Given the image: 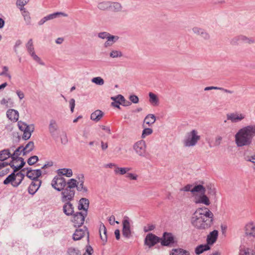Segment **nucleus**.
I'll return each mask as SVG.
<instances>
[{"mask_svg":"<svg viewBox=\"0 0 255 255\" xmlns=\"http://www.w3.org/2000/svg\"><path fill=\"white\" fill-rule=\"evenodd\" d=\"M58 175L62 176L64 175L68 177H70L73 175L72 169L70 168H61L57 170Z\"/></svg>","mask_w":255,"mask_h":255,"instance_id":"nucleus-30","label":"nucleus"},{"mask_svg":"<svg viewBox=\"0 0 255 255\" xmlns=\"http://www.w3.org/2000/svg\"><path fill=\"white\" fill-rule=\"evenodd\" d=\"M84 236H87L89 239V232L87 228L84 227L83 229H76L73 235V239L74 241H78L83 238Z\"/></svg>","mask_w":255,"mask_h":255,"instance_id":"nucleus-12","label":"nucleus"},{"mask_svg":"<svg viewBox=\"0 0 255 255\" xmlns=\"http://www.w3.org/2000/svg\"><path fill=\"white\" fill-rule=\"evenodd\" d=\"M60 15H62L64 16H67V15L65 13H63L62 12H55V13L49 14L48 15H47L45 17L46 18V20L47 21V20H49L50 19H54V18H56V17L60 16Z\"/></svg>","mask_w":255,"mask_h":255,"instance_id":"nucleus-44","label":"nucleus"},{"mask_svg":"<svg viewBox=\"0 0 255 255\" xmlns=\"http://www.w3.org/2000/svg\"><path fill=\"white\" fill-rule=\"evenodd\" d=\"M78 181L75 179V184L78 191L81 192L83 195H86L88 193L89 190L88 187L84 185L85 178L83 174H80L78 176Z\"/></svg>","mask_w":255,"mask_h":255,"instance_id":"nucleus-8","label":"nucleus"},{"mask_svg":"<svg viewBox=\"0 0 255 255\" xmlns=\"http://www.w3.org/2000/svg\"><path fill=\"white\" fill-rule=\"evenodd\" d=\"M18 127L20 130L23 131L27 129L28 128H30L31 126H28L24 123L22 122L21 121H19L18 122Z\"/></svg>","mask_w":255,"mask_h":255,"instance_id":"nucleus-54","label":"nucleus"},{"mask_svg":"<svg viewBox=\"0 0 255 255\" xmlns=\"http://www.w3.org/2000/svg\"><path fill=\"white\" fill-rule=\"evenodd\" d=\"M0 76H4L9 79H11V75L8 73V68L7 66H3L2 67V71L0 73Z\"/></svg>","mask_w":255,"mask_h":255,"instance_id":"nucleus-51","label":"nucleus"},{"mask_svg":"<svg viewBox=\"0 0 255 255\" xmlns=\"http://www.w3.org/2000/svg\"><path fill=\"white\" fill-rule=\"evenodd\" d=\"M228 120L231 121L232 123H238L245 118V115L239 113H233L227 115Z\"/></svg>","mask_w":255,"mask_h":255,"instance_id":"nucleus-14","label":"nucleus"},{"mask_svg":"<svg viewBox=\"0 0 255 255\" xmlns=\"http://www.w3.org/2000/svg\"><path fill=\"white\" fill-rule=\"evenodd\" d=\"M19 8L20 10L22 11V14L24 17V20L26 21L27 23H29L30 21V17L29 12L26 11L25 8Z\"/></svg>","mask_w":255,"mask_h":255,"instance_id":"nucleus-46","label":"nucleus"},{"mask_svg":"<svg viewBox=\"0 0 255 255\" xmlns=\"http://www.w3.org/2000/svg\"><path fill=\"white\" fill-rule=\"evenodd\" d=\"M63 206V212L67 216H70L74 213V207L70 201L64 202Z\"/></svg>","mask_w":255,"mask_h":255,"instance_id":"nucleus-24","label":"nucleus"},{"mask_svg":"<svg viewBox=\"0 0 255 255\" xmlns=\"http://www.w3.org/2000/svg\"><path fill=\"white\" fill-rule=\"evenodd\" d=\"M112 35L107 32H100L98 34L99 37L102 39H108V37H110Z\"/></svg>","mask_w":255,"mask_h":255,"instance_id":"nucleus-58","label":"nucleus"},{"mask_svg":"<svg viewBox=\"0 0 255 255\" xmlns=\"http://www.w3.org/2000/svg\"><path fill=\"white\" fill-rule=\"evenodd\" d=\"M41 181L40 180H34L32 181L28 187V192L30 194H34L40 186Z\"/></svg>","mask_w":255,"mask_h":255,"instance_id":"nucleus-19","label":"nucleus"},{"mask_svg":"<svg viewBox=\"0 0 255 255\" xmlns=\"http://www.w3.org/2000/svg\"><path fill=\"white\" fill-rule=\"evenodd\" d=\"M107 39V40L105 42L104 44L106 47L112 45L118 39V37L112 35Z\"/></svg>","mask_w":255,"mask_h":255,"instance_id":"nucleus-41","label":"nucleus"},{"mask_svg":"<svg viewBox=\"0 0 255 255\" xmlns=\"http://www.w3.org/2000/svg\"><path fill=\"white\" fill-rule=\"evenodd\" d=\"M218 236V231L214 230L207 236V242L208 245H213L217 241Z\"/></svg>","mask_w":255,"mask_h":255,"instance_id":"nucleus-20","label":"nucleus"},{"mask_svg":"<svg viewBox=\"0 0 255 255\" xmlns=\"http://www.w3.org/2000/svg\"><path fill=\"white\" fill-rule=\"evenodd\" d=\"M38 160V156L36 155L32 156L27 160V163L29 165H32L35 164Z\"/></svg>","mask_w":255,"mask_h":255,"instance_id":"nucleus-55","label":"nucleus"},{"mask_svg":"<svg viewBox=\"0 0 255 255\" xmlns=\"http://www.w3.org/2000/svg\"><path fill=\"white\" fill-rule=\"evenodd\" d=\"M67 185V182L62 176L57 175L54 177L51 182L53 188L57 191H60Z\"/></svg>","mask_w":255,"mask_h":255,"instance_id":"nucleus-7","label":"nucleus"},{"mask_svg":"<svg viewBox=\"0 0 255 255\" xmlns=\"http://www.w3.org/2000/svg\"><path fill=\"white\" fill-rule=\"evenodd\" d=\"M245 159L247 161H250L255 164V154L251 156H246Z\"/></svg>","mask_w":255,"mask_h":255,"instance_id":"nucleus-61","label":"nucleus"},{"mask_svg":"<svg viewBox=\"0 0 255 255\" xmlns=\"http://www.w3.org/2000/svg\"><path fill=\"white\" fill-rule=\"evenodd\" d=\"M23 146H19L11 154V158L12 161L9 163V165L13 169L14 172L17 171L21 169L25 164V162L22 157H19V156L23 153Z\"/></svg>","mask_w":255,"mask_h":255,"instance_id":"nucleus-4","label":"nucleus"},{"mask_svg":"<svg viewBox=\"0 0 255 255\" xmlns=\"http://www.w3.org/2000/svg\"><path fill=\"white\" fill-rule=\"evenodd\" d=\"M210 249L209 246L207 244L205 245H201L197 246L195 250V252L197 255H200L204 251L209 250Z\"/></svg>","mask_w":255,"mask_h":255,"instance_id":"nucleus-32","label":"nucleus"},{"mask_svg":"<svg viewBox=\"0 0 255 255\" xmlns=\"http://www.w3.org/2000/svg\"><path fill=\"white\" fill-rule=\"evenodd\" d=\"M99 234L101 240L105 245L107 241V229L104 224L101 223L99 227Z\"/></svg>","mask_w":255,"mask_h":255,"instance_id":"nucleus-23","label":"nucleus"},{"mask_svg":"<svg viewBox=\"0 0 255 255\" xmlns=\"http://www.w3.org/2000/svg\"><path fill=\"white\" fill-rule=\"evenodd\" d=\"M29 0H17L16 4L19 6L20 8H24V6L29 1Z\"/></svg>","mask_w":255,"mask_h":255,"instance_id":"nucleus-59","label":"nucleus"},{"mask_svg":"<svg viewBox=\"0 0 255 255\" xmlns=\"http://www.w3.org/2000/svg\"><path fill=\"white\" fill-rule=\"evenodd\" d=\"M110 1H103L99 3L98 4V8L102 10L110 9Z\"/></svg>","mask_w":255,"mask_h":255,"instance_id":"nucleus-38","label":"nucleus"},{"mask_svg":"<svg viewBox=\"0 0 255 255\" xmlns=\"http://www.w3.org/2000/svg\"><path fill=\"white\" fill-rule=\"evenodd\" d=\"M68 255H81L80 251L74 248H69L67 250Z\"/></svg>","mask_w":255,"mask_h":255,"instance_id":"nucleus-52","label":"nucleus"},{"mask_svg":"<svg viewBox=\"0 0 255 255\" xmlns=\"http://www.w3.org/2000/svg\"><path fill=\"white\" fill-rule=\"evenodd\" d=\"M149 102L153 106H158L159 104V100L157 96L152 93H149Z\"/></svg>","mask_w":255,"mask_h":255,"instance_id":"nucleus-28","label":"nucleus"},{"mask_svg":"<svg viewBox=\"0 0 255 255\" xmlns=\"http://www.w3.org/2000/svg\"><path fill=\"white\" fill-rule=\"evenodd\" d=\"M231 42L233 44H238L242 42H245L247 43H253L254 42V40L252 39L249 38L243 35H239L237 37H234L232 40Z\"/></svg>","mask_w":255,"mask_h":255,"instance_id":"nucleus-15","label":"nucleus"},{"mask_svg":"<svg viewBox=\"0 0 255 255\" xmlns=\"http://www.w3.org/2000/svg\"><path fill=\"white\" fill-rule=\"evenodd\" d=\"M245 234L249 237H255V224L250 222L245 226Z\"/></svg>","mask_w":255,"mask_h":255,"instance_id":"nucleus-16","label":"nucleus"},{"mask_svg":"<svg viewBox=\"0 0 255 255\" xmlns=\"http://www.w3.org/2000/svg\"><path fill=\"white\" fill-rule=\"evenodd\" d=\"M126 177L131 180H136L138 178V175L136 174L132 173H129L128 172L126 175Z\"/></svg>","mask_w":255,"mask_h":255,"instance_id":"nucleus-57","label":"nucleus"},{"mask_svg":"<svg viewBox=\"0 0 255 255\" xmlns=\"http://www.w3.org/2000/svg\"><path fill=\"white\" fill-rule=\"evenodd\" d=\"M130 170L131 168L130 167H120L118 166L114 169V173L116 175H123L127 174Z\"/></svg>","mask_w":255,"mask_h":255,"instance_id":"nucleus-31","label":"nucleus"},{"mask_svg":"<svg viewBox=\"0 0 255 255\" xmlns=\"http://www.w3.org/2000/svg\"><path fill=\"white\" fill-rule=\"evenodd\" d=\"M193 201L196 204H202L206 206H209L211 204L209 198L205 193L201 194L199 195H195Z\"/></svg>","mask_w":255,"mask_h":255,"instance_id":"nucleus-13","label":"nucleus"},{"mask_svg":"<svg viewBox=\"0 0 255 255\" xmlns=\"http://www.w3.org/2000/svg\"><path fill=\"white\" fill-rule=\"evenodd\" d=\"M159 238L153 234L149 233L146 235L145 238L144 244L150 248L159 243Z\"/></svg>","mask_w":255,"mask_h":255,"instance_id":"nucleus-11","label":"nucleus"},{"mask_svg":"<svg viewBox=\"0 0 255 255\" xmlns=\"http://www.w3.org/2000/svg\"><path fill=\"white\" fill-rule=\"evenodd\" d=\"M112 99H113L114 101L118 103H120L121 105H123L124 106H128V104H125L126 100L124 96L121 95H118L116 97H112Z\"/></svg>","mask_w":255,"mask_h":255,"instance_id":"nucleus-42","label":"nucleus"},{"mask_svg":"<svg viewBox=\"0 0 255 255\" xmlns=\"http://www.w3.org/2000/svg\"><path fill=\"white\" fill-rule=\"evenodd\" d=\"M93 253V250L91 246H87L85 253L83 255H92Z\"/></svg>","mask_w":255,"mask_h":255,"instance_id":"nucleus-62","label":"nucleus"},{"mask_svg":"<svg viewBox=\"0 0 255 255\" xmlns=\"http://www.w3.org/2000/svg\"><path fill=\"white\" fill-rule=\"evenodd\" d=\"M110 56L112 58H118L123 56L122 52L120 50H112L110 53Z\"/></svg>","mask_w":255,"mask_h":255,"instance_id":"nucleus-48","label":"nucleus"},{"mask_svg":"<svg viewBox=\"0 0 255 255\" xmlns=\"http://www.w3.org/2000/svg\"><path fill=\"white\" fill-rule=\"evenodd\" d=\"M26 48L29 53V54L31 53L32 52H34V47L33 45V42L32 39H30L28 40V42L27 43L26 45Z\"/></svg>","mask_w":255,"mask_h":255,"instance_id":"nucleus-50","label":"nucleus"},{"mask_svg":"<svg viewBox=\"0 0 255 255\" xmlns=\"http://www.w3.org/2000/svg\"><path fill=\"white\" fill-rule=\"evenodd\" d=\"M7 117L13 122H16L19 118L18 111L14 109H9L6 112Z\"/></svg>","mask_w":255,"mask_h":255,"instance_id":"nucleus-22","label":"nucleus"},{"mask_svg":"<svg viewBox=\"0 0 255 255\" xmlns=\"http://www.w3.org/2000/svg\"><path fill=\"white\" fill-rule=\"evenodd\" d=\"M222 139L223 138L221 135H218L215 137L214 142L210 141L207 139L206 140L208 141L209 146L212 147L219 146L221 143Z\"/></svg>","mask_w":255,"mask_h":255,"instance_id":"nucleus-35","label":"nucleus"},{"mask_svg":"<svg viewBox=\"0 0 255 255\" xmlns=\"http://www.w3.org/2000/svg\"><path fill=\"white\" fill-rule=\"evenodd\" d=\"M255 136V125L245 127L235 134V142L237 146L242 147L250 145Z\"/></svg>","mask_w":255,"mask_h":255,"instance_id":"nucleus-2","label":"nucleus"},{"mask_svg":"<svg viewBox=\"0 0 255 255\" xmlns=\"http://www.w3.org/2000/svg\"><path fill=\"white\" fill-rule=\"evenodd\" d=\"M103 116L104 113L101 110H97L92 113L91 115V119L97 122L103 118Z\"/></svg>","mask_w":255,"mask_h":255,"instance_id":"nucleus-27","label":"nucleus"},{"mask_svg":"<svg viewBox=\"0 0 255 255\" xmlns=\"http://www.w3.org/2000/svg\"><path fill=\"white\" fill-rule=\"evenodd\" d=\"M254 252V250L251 249L246 248V247H241L239 252V255H253V253Z\"/></svg>","mask_w":255,"mask_h":255,"instance_id":"nucleus-37","label":"nucleus"},{"mask_svg":"<svg viewBox=\"0 0 255 255\" xmlns=\"http://www.w3.org/2000/svg\"><path fill=\"white\" fill-rule=\"evenodd\" d=\"M201 139V136L199 134L196 129H192L187 133L185 138L183 141L185 147H193L195 146Z\"/></svg>","mask_w":255,"mask_h":255,"instance_id":"nucleus-5","label":"nucleus"},{"mask_svg":"<svg viewBox=\"0 0 255 255\" xmlns=\"http://www.w3.org/2000/svg\"><path fill=\"white\" fill-rule=\"evenodd\" d=\"M11 154L9 149H3L0 151V160L3 161L11 157Z\"/></svg>","mask_w":255,"mask_h":255,"instance_id":"nucleus-33","label":"nucleus"},{"mask_svg":"<svg viewBox=\"0 0 255 255\" xmlns=\"http://www.w3.org/2000/svg\"><path fill=\"white\" fill-rule=\"evenodd\" d=\"M192 189V185L191 184H187L183 188L180 189L181 191H190L191 192V190Z\"/></svg>","mask_w":255,"mask_h":255,"instance_id":"nucleus-64","label":"nucleus"},{"mask_svg":"<svg viewBox=\"0 0 255 255\" xmlns=\"http://www.w3.org/2000/svg\"><path fill=\"white\" fill-rule=\"evenodd\" d=\"M206 188L208 190V193L211 196H216V191L215 188L212 185H209L206 186Z\"/></svg>","mask_w":255,"mask_h":255,"instance_id":"nucleus-49","label":"nucleus"},{"mask_svg":"<svg viewBox=\"0 0 255 255\" xmlns=\"http://www.w3.org/2000/svg\"><path fill=\"white\" fill-rule=\"evenodd\" d=\"M89 205V201L88 199L85 198H82L79 202L78 209L79 210H83V211L82 212H84L85 211L87 212Z\"/></svg>","mask_w":255,"mask_h":255,"instance_id":"nucleus-25","label":"nucleus"},{"mask_svg":"<svg viewBox=\"0 0 255 255\" xmlns=\"http://www.w3.org/2000/svg\"><path fill=\"white\" fill-rule=\"evenodd\" d=\"M174 243V238L171 233H165L163 235L161 244L162 246H167Z\"/></svg>","mask_w":255,"mask_h":255,"instance_id":"nucleus-18","label":"nucleus"},{"mask_svg":"<svg viewBox=\"0 0 255 255\" xmlns=\"http://www.w3.org/2000/svg\"><path fill=\"white\" fill-rule=\"evenodd\" d=\"M24 177V175L23 174L21 171H20L16 174L14 173V183H13V187L18 186Z\"/></svg>","mask_w":255,"mask_h":255,"instance_id":"nucleus-29","label":"nucleus"},{"mask_svg":"<svg viewBox=\"0 0 255 255\" xmlns=\"http://www.w3.org/2000/svg\"><path fill=\"white\" fill-rule=\"evenodd\" d=\"M92 82L99 85H103L104 84V80L100 77L93 78Z\"/></svg>","mask_w":255,"mask_h":255,"instance_id":"nucleus-53","label":"nucleus"},{"mask_svg":"<svg viewBox=\"0 0 255 255\" xmlns=\"http://www.w3.org/2000/svg\"><path fill=\"white\" fill-rule=\"evenodd\" d=\"M169 255H190L189 251L181 248L173 249Z\"/></svg>","mask_w":255,"mask_h":255,"instance_id":"nucleus-26","label":"nucleus"},{"mask_svg":"<svg viewBox=\"0 0 255 255\" xmlns=\"http://www.w3.org/2000/svg\"><path fill=\"white\" fill-rule=\"evenodd\" d=\"M122 233L123 236L127 238H129L131 236L130 225L129 218L128 217H125L123 221Z\"/></svg>","mask_w":255,"mask_h":255,"instance_id":"nucleus-10","label":"nucleus"},{"mask_svg":"<svg viewBox=\"0 0 255 255\" xmlns=\"http://www.w3.org/2000/svg\"><path fill=\"white\" fill-rule=\"evenodd\" d=\"M133 148L136 153L141 157H146L148 153L146 151L145 142L143 140L136 142L133 146Z\"/></svg>","mask_w":255,"mask_h":255,"instance_id":"nucleus-6","label":"nucleus"},{"mask_svg":"<svg viewBox=\"0 0 255 255\" xmlns=\"http://www.w3.org/2000/svg\"><path fill=\"white\" fill-rule=\"evenodd\" d=\"M122 9V5L119 2H111V6L110 9L114 11H120Z\"/></svg>","mask_w":255,"mask_h":255,"instance_id":"nucleus-47","label":"nucleus"},{"mask_svg":"<svg viewBox=\"0 0 255 255\" xmlns=\"http://www.w3.org/2000/svg\"><path fill=\"white\" fill-rule=\"evenodd\" d=\"M34 148V143L32 141H29L26 146L23 147V155H24L26 153L31 151Z\"/></svg>","mask_w":255,"mask_h":255,"instance_id":"nucleus-40","label":"nucleus"},{"mask_svg":"<svg viewBox=\"0 0 255 255\" xmlns=\"http://www.w3.org/2000/svg\"><path fill=\"white\" fill-rule=\"evenodd\" d=\"M194 33L197 35H200L203 38L205 39H208L210 38V35L204 29L198 27H194L192 29Z\"/></svg>","mask_w":255,"mask_h":255,"instance_id":"nucleus-21","label":"nucleus"},{"mask_svg":"<svg viewBox=\"0 0 255 255\" xmlns=\"http://www.w3.org/2000/svg\"><path fill=\"white\" fill-rule=\"evenodd\" d=\"M214 215L206 207L198 208L191 218V224L196 229L205 230L211 228L214 224Z\"/></svg>","mask_w":255,"mask_h":255,"instance_id":"nucleus-1","label":"nucleus"},{"mask_svg":"<svg viewBox=\"0 0 255 255\" xmlns=\"http://www.w3.org/2000/svg\"><path fill=\"white\" fill-rule=\"evenodd\" d=\"M58 128L56 122L54 120H51L50 121V124L49 126V130L51 133H53L55 131L57 130Z\"/></svg>","mask_w":255,"mask_h":255,"instance_id":"nucleus-43","label":"nucleus"},{"mask_svg":"<svg viewBox=\"0 0 255 255\" xmlns=\"http://www.w3.org/2000/svg\"><path fill=\"white\" fill-rule=\"evenodd\" d=\"M42 172L40 169H28L26 172V176L29 178L34 180H39L38 178L41 175Z\"/></svg>","mask_w":255,"mask_h":255,"instance_id":"nucleus-17","label":"nucleus"},{"mask_svg":"<svg viewBox=\"0 0 255 255\" xmlns=\"http://www.w3.org/2000/svg\"><path fill=\"white\" fill-rule=\"evenodd\" d=\"M75 179L71 178L67 181V186L61 191V200L62 202L71 201L74 200L75 194Z\"/></svg>","mask_w":255,"mask_h":255,"instance_id":"nucleus-3","label":"nucleus"},{"mask_svg":"<svg viewBox=\"0 0 255 255\" xmlns=\"http://www.w3.org/2000/svg\"><path fill=\"white\" fill-rule=\"evenodd\" d=\"M14 173H12L10 175H9L6 179L3 181V184L5 185H7L9 183H11V184L13 186V183H14Z\"/></svg>","mask_w":255,"mask_h":255,"instance_id":"nucleus-45","label":"nucleus"},{"mask_svg":"<svg viewBox=\"0 0 255 255\" xmlns=\"http://www.w3.org/2000/svg\"><path fill=\"white\" fill-rule=\"evenodd\" d=\"M87 215V212H77L74 214L72 218L71 221L73 222L75 227H80L82 226L84 222L85 218Z\"/></svg>","mask_w":255,"mask_h":255,"instance_id":"nucleus-9","label":"nucleus"},{"mask_svg":"<svg viewBox=\"0 0 255 255\" xmlns=\"http://www.w3.org/2000/svg\"><path fill=\"white\" fill-rule=\"evenodd\" d=\"M129 100L131 102L134 104L138 103L139 101L138 97L134 95L130 96Z\"/></svg>","mask_w":255,"mask_h":255,"instance_id":"nucleus-63","label":"nucleus"},{"mask_svg":"<svg viewBox=\"0 0 255 255\" xmlns=\"http://www.w3.org/2000/svg\"><path fill=\"white\" fill-rule=\"evenodd\" d=\"M34 128L32 125L30 128H28L27 129L23 131L22 138L27 140L29 139L31 135V132L33 131Z\"/></svg>","mask_w":255,"mask_h":255,"instance_id":"nucleus-39","label":"nucleus"},{"mask_svg":"<svg viewBox=\"0 0 255 255\" xmlns=\"http://www.w3.org/2000/svg\"><path fill=\"white\" fill-rule=\"evenodd\" d=\"M155 228V226L152 224H148L146 226H144L143 230L145 232H148L153 230Z\"/></svg>","mask_w":255,"mask_h":255,"instance_id":"nucleus-60","label":"nucleus"},{"mask_svg":"<svg viewBox=\"0 0 255 255\" xmlns=\"http://www.w3.org/2000/svg\"><path fill=\"white\" fill-rule=\"evenodd\" d=\"M206 188L202 185H198L192 188L191 193L194 194L195 192H199L201 194L205 193Z\"/></svg>","mask_w":255,"mask_h":255,"instance_id":"nucleus-36","label":"nucleus"},{"mask_svg":"<svg viewBox=\"0 0 255 255\" xmlns=\"http://www.w3.org/2000/svg\"><path fill=\"white\" fill-rule=\"evenodd\" d=\"M153 132V130L150 128H144L142 133V137L145 138L146 136L151 134Z\"/></svg>","mask_w":255,"mask_h":255,"instance_id":"nucleus-56","label":"nucleus"},{"mask_svg":"<svg viewBox=\"0 0 255 255\" xmlns=\"http://www.w3.org/2000/svg\"><path fill=\"white\" fill-rule=\"evenodd\" d=\"M155 121L156 117L154 115L148 114L145 118L144 123L147 124L148 126H150L155 123Z\"/></svg>","mask_w":255,"mask_h":255,"instance_id":"nucleus-34","label":"nucleus"}]
</instances>
